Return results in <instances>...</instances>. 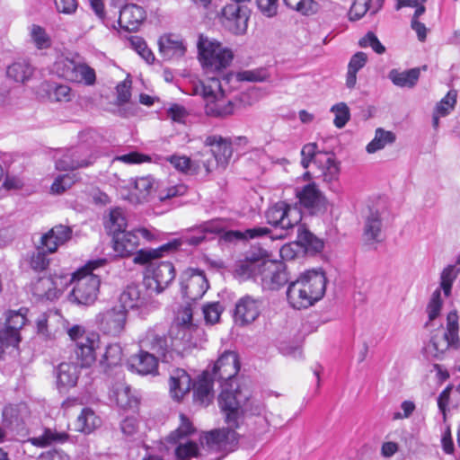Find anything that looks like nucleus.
I'll return each instance as SVG.
<instances>
[{
    "label": "nucleus",
    "instance_id": "1",
    "mask_svg": "<svg viewBox=\"0 0 460 460\" xmlns=\"http://www.w3.org/2000/svg\"><path fill=\"white\" fill-rule=\"evenodd\" d=\"M240 370V362L236 352L226 350L215 362L212 372L214 380H217L221 386L218 396V404L226 415V422L230 429L239 427L240 408L243 407L249 394H243L235 383V376Z\"/></svg>",
    "mask_w": 460,
    "mask_h": 460
},
{
    "label": "nucleus",
    "instance_id": "2",
    "mask_svg": "<svg viewBox=\"0 0 460 460\" xmlns=\"http://www.w3.org/2000/svg\"><path fill=\"white\" fill-rule=\"evenodd\" d=\"M225 223L220 219L206 221L203 224L190 229L180 238H175L166 243L152 250H141L134 257L136 264H145L154 258H162L178 251L183 244L198 246L202 243L213 239L215 235L224 234Z\"/></svg>",
    "mask_w": 460,
    "mask_h": 460
},
{
    "label": "nucleus",
    "instance_id": "3",
    "mask_svg": "<svg viewBox=\"0 0 460 460\" xmlns=\"http://www.w3.org/2000/svg\"><path fill=\"white\" fill-rule=\"evenodd\" d=\"M107 261L105 258L89 261L71 275L69 282L74 284V287L69 294V300L72 303L88 306L95 302L101 279L94 271L106 265Z\"/></svg>",
    "mask_w": 460,
    "mask_h": 460
},
{
    "label": "nucleus",
    "instance_id": "4",
    "mask_svg": "<svg viewBox=\"0 0 460 460\" xmlns=\"http://www.w3.org/2000/svg\"><path fill=\"white\" fill-rule=\"evenodd\" d=\"M460 315L451 311L447 315L446 327L443 333L431 336L429 342L424 347L423 352L429 359H441L449 349L460 348Z\"/></svg>",
    "mask_w": 460,
    "mask_h": 460
},
{
    "label": "nucleus",
    "instance_id": "5",
    "mask_svg": "<svg viewBox=\"0 0 460 460\" xmlns=\"http://www.w3.org/2000/svg\"><path fill=\"white\" fill-rule=\"evenodd\" d=\"M199 60L202 66L209 72H220L230 66L233 51L217 41H209L202 37L198 42Z\"/></svg>",
    "mask_w": 460,
    "mask_h": 460
},
{
    "label": "nucleus",
    "instance_id": "6",
    "mask_svg": "<svg viewBox=\"0 0 460 460\" xmlns=\"http://www.w3.org/2000/svg\"><path fill=\"white\" fill-rule=\"evenodd\" d=\"M267 223L280 229V233L271 234L272 240L284 239L288 230L293 229L301 220L300 212L285 201H279L266 211Z\"/></svg>",
    "mask_w": 460,
    "mask_h": 460
},
{
    "label": "nucleus",
    "instance_id": "7",
    "mask_svg": "<svg viewBox=\"0 0 460 460\" xmlns=\"http://www.w3.org/2000/svg\"><path fill=\"white\" fill-rule=\"evenodd\" d=\"M157 259L154 258L146 262L148 268L145 273L143 286L149 295L162 293L176 276L175 268L171 261H164L157 264L154 263L153 261Z\"/></svg>",
    "mask_w": 460,
    "mask_h": 460
},
{
    "label": "nucleus",
    "instance_id": "8",
    "mask_svg": "<svg viewBox=\"0 0 460 460\" xmlns=\"http://www.w3.org/2000/svg\"><path fill=\"white\" fill-rule=\"evenodd\" d=\"M53 70L59 77L73 83L93 85L96 81L93 68L84 63H76L68 58H58L53 65Z\"/></svg>",
    "mask_w": 460,
    "mask_h": 460
},
{
    "label": "nucleus",
    "instance_id": "9",
    "mask_svg": "<svg viewBox=\"0 0 460 460\" xmlns=\"http://www.w3.org/2000/svg\"><path fill=\"white\" fill-rule=\"evenodd\" d=\"M180 420L179 427L167 436L166 441L170 444L179 443L175 448L176 460H190L199 455L198 444L193 441L186 443H180V441L193 434L196 429L185 414H180Z\"/></svg>",
    "mask_w": 460,
    "mask_h": 460
},
{
    "label": "nucleus",
    "instance_id": "10",
    "mask_svg": "<svg viewBox=\"0 0 460 460\" xmlns=\"http://www.w3.org/2000/svg\"><path fill=\"white\" fill-rule=\"evenodd\" d=\"M140 348L157 356L163 361L172 358V338L167 336L166 331L161 326L149 329L144 339L140 341Z\"/></svg>",
    "mask_w": 460,
    "mask_h": 460
},
{
    "label": "nucleus",
    "instance_id": "11",
    "mask_svg": "<svg viewBox=\"0 0 460 460\" xmlns=\"http://www.w3.org/2000/svg\"><path fill=\"white\" fill-rule=\"evenodd\" d=\"M259 280L264 290H279L291 281L286 263L277 261H262Z\"/></svg>",
    "mask_w": 460,
    "mask_h": 460
},
{
    "label": "nucleus",
    "instance_id": "12",
    "mask_svg": "<svg viewBox=\"0 0 460 460\" xmlns=\"http://www.w3.org/2000/svg\"><path fill=\"white\" fill-rule=\"evenodd\" d=\"M181 293L183 298L190 301L200 299L209 288L203 270L188 269L180 277Z\"/></svg>",
    "mask_w": 460,
    "mask_h": 460
},
{
    "label": "nucleus",
    "instance_id": "13",
    "mask_svg": "<svg viewBox=\"0 0 460 460\" xmlns=\"http://www.w3.org/2000/svg\"><path fill=\"white\" fill-rule=\"evenodd\" d=\"M221 22L223 26L235 35L244 34L248 27V9L237 4H226L222 9Z\"/></svg>",
    "mask_w": 460,
    "mask_h": 460
},
{
    "label": "nucleus",
    "instance_id": "14",
    "mask_svg": "<svg viewBox=\"0 0 460 460\" xmlns=\"http://www.w3.org/2000/svg\"><path fill=\"white\" fill-rule=\"evenodd\" d=\"M263 300L246 295L241 297L235 304L234 312V322L244 326L253 323L261 314Z\"/></svg>",
    "mask_w": 460,
    "mask_h": 460
},
{
    "label": "nucleus",
    "instance_id": "15",
    "mask_svg": "<svg viewBox=\"0 0 460 460\" xmlns=\"http://www.w3.org/2000/svg\"><path fill=\"white\" fill-rule=\"evenodd\" d=\"M296 279L314 303L323 297L326 291L327 278L322 269L305 270Z\"/></svg>",
    "mask_w": 460,
    "mask_h": 460
},
{
    "label": "nucleus",
    "instance_id": "16",
    "mask_svg": "<svg viewBox=\"0 0 460 460\" xmlns=\"http://www.w3.org/2000/svg\"><path fill=\"white\" fill-rule=\"evenodd\" d=\"M299 205L310 214H316L325 209L326 199L314 182H309L300 190H296Z\"/></svg>",
    "mask_w": 460,
    "mask_h": 460
},
{
    "label": "nucleus",
    "instance_id": "17",
    "mask_svg": "<svg viewBox=\"0 0 460 460\" xmlns=\"http://www.w3.org/2000/svg\"><path fill=\"white\" fill-rule=\"evenodd\" d=\"M100 336L96 332H88L83 341H77L74 349L77 360L75 364L80 367L92 366L96 360L95 351L100 348Z\"/></svg>",
    "mask_w": 460,
    "mask_h": 460
},
{
    "label": "nucleus",
    "instance_id": "18",
    "mask_svg": "<svg viewBox=\"0 0 460 460\" xmlns=\"http://www.w3.org/2000/svg\"><path fill=\"white\" fill-rule=\"evenodd\" d=\"M127 314L123 310L112 308L97 315L101 332L111 336H119L125 328Z\"/></svg>",
    "mask_w": 460,
    "mask_h": 460
},
{
    "label": "nucleus",
    "instance_id": "19",
    "mask_svg": "<svg viewBox=\"0 0 460 460\" xmlns=\"http://www.w3.org/2000/svg\"><path fill=\"white\" fill-rule=\"evenodd\" d=\"M73 236V229L71 226L62 224L54 226L47 233L42 234L40 238V245L49 253H54L58 247L66 244Z\"/></svg>",
    "mask_w": 460,
    "mask_h": 460
},
{
    "label": "nucleus",
    "instance_id": "20",
    "mask_svg": "<svg viewBox=\"0 0 460 460\" xmlns=\"http://www.w3.org/2000/svg\"><path fill=\"white\" fill-rule=\"evenodd\" d=\"M64 279H66V277L43 276L39 278L32 285L33 295L41 299L53 300L58 296V294L67 284L66 280L63 283Z\"/></svg>",
    "mask_w": 460,
    "mask_h": 460
},
{
    "label": "nucleus",
    "instance_id": "21",
    "mask_svg": "<svg viewBox=\"0 0 460 460\" xmlns=\"http://www.w3.org/2000/svg\"><path fill=\"white\" fill-rule=\"evenodd\" d=\"M146 17L143 7L130 4H126L119 11L118 23L126 31H136Z\"/></svg>",
    "mask_w": 460,
    "mask_h": 460
},
{
    "label": "nucleus",
    "instance_id": "22",
    "mask_svg": "<svg viewBox=\"0 0 460 460\" xmlns=\"http://www.w3.org/2000/svg\"><path fill=\"white\" fill-rule=\"evenodd\" d=\"M135 229L131 231H124L114 235L113 238V249L117 255L120 257H128L135 254L137 255L140 245L138 234H136Z\"/></svg>",
    "mask_w": 460,
    "mask_h": 460
},
{
    "label": "nucleus",
    "instance_id": "23",
    "mask_svg": "<svg viewBox=\"0 0 460 460\" xmlns=\"http://www.w3.org/2000/svg\"><path fill=\"white\" fill-rule=\"evenodd\" d=\"M214 379L210 375V372L204 371L198 378V380L192 384L193 388V402L200 406H208L213 397V384Z\"/></svg>",
    "mask_w": 460,
    "mask_h": 460
},
{
    "label": "nucleus",
    "instance_id": "24",
    "mask_svg": "<svg viewBox=\"0 0 460 460\" xmlns=\"http://www.w3.org/2000/svg\"><path fill=\"white\" fill-rule=\"evenodd\" d=\"M158 360L157 356L141 348L137 354L129 358L128 366L130 370L144 376L157 370Z\"/></svg>",
    "mask_w": 460,
    "mask_h": 460
},
{
    "label": "nucleus",
    "instance_id": "25",
    "mask_svg": "<svg viewBox=\"0 0 460 460\" xmlns=\"http://www.w3.org/2000/svg\"><path fill=\"white\" fill-rule=\"evenodd\" d=\"M110 397L116 402L119 408L124 410L136 409L139 404L138 396L124 382H117L112 385Z\"/></svg>",
    "mask_w": 460,
    "mask_h": 460
},
{
    "label": "nucleus",
    "instance_id": "26",
    "mask_svg": "<svg viewBox=\"0 0 460 460\" xmlns=\"http://www.w3.org/2000/svg\"><path fill=\"white\" fill-rule=\"evenodd\" d=\"M56 385L59 392L76 385L79 377V366L72 362H62L54 370Z\"/></svg>",
    "mask_w": 460,
    "mask_h": 460
},
{
    "label": "nucleus",
    "instance_id": "27",
    "mask_svg": "<svg viewBox=\"0 0 460 460\" xmlns=\"http://www.w3.org/2000/svg\"><path fill=\"white\" fill-rule=\"evenodd\" d=\"M192 380L186 370L176 368L172 370L169 385L172 397L176 401H181L183 396L191 389Z\"/></svg>",
    "mask_w": 460,
    "mask_h": 460
},
{
    "label": "nucleus",
    "instance_id": "28",
    "mask_svg": "<svg viewBox=\"0 0 460 460\" xmlns=\"http://www.w3.org/2000/svg\"><path fill=\"white\" fill-rule=\"evenodd\" d=\"M286 294L288 304L294 309H305L315 304L297 279L289 282Z\"/></svg>",
    "mask_w": 460,
    "mask_h": 460
},
{
    "label": "nucleus",
    "instance_id": "29",
    "mask_svg": "<svg viewBox=\"0 0 460 460\" xmlns=\"http://www.w3.org/2000/svg\"><path fill=\"white\" fill-rule=\"evenodd\" d=\"M296 244L304 248L307 254L314 255L323 251V241L314 234L304 224H297Z\"/></svg>",
    "mask_w": 460,
    "mask_h": 460
},
{
    "label": "nucleus",
    "instance_id": "30",
    "mask_svg": "<svg viewBox=\"0 0 460 460\" xmlns=\"http://www.w3.org/2000/svg\"><path fill=\"white\" fill-rule=\"evenodd\" d=\"M159 182L152 176L138 177L135 181V195L139 203L153 201L157 199V191Z\"/></svg>",
    "mask_w": 460,
    "mask_h": 460
},
{
    "label": "nucleus",
    "instance_id": "31",
    "mask_svg": "<svg viewBox=\"0 0 460 460\" xmlns=\"http://www.w3.org/2000/svg\"><path fill=\"white\" fill-rule=\"evenodd\" d=\"M240 100H227L224 97H216L206 103L205 111L208 116L224 118L232 115L240 106Z\"/></svg>",
    "mask_w": 460,
    "mask_h": 460
},
{
    "label": "nucleus",
    "instance_id": "32",
    "mask_svg": "<svg viewBox=\"0 0 460 460\" xmlns=\"http://www.w3.org/2000/svg\"><path fill=\"white\" fill-rule=\"evenodd\" d=\"M147 302L145 296L141 294L139 288L136 285H129L119 296L120 309L125 313L142 307Z\"/></svg>",
    "mask_w": 460,
    "mask_h": 460
},
{
    "label": "nucleus",
    "instance_id": "33",
    "mask_svg": "<svg viewBox=\"0 0 460 460\" xmlns=\"http://www.w3.org/2000/svg\"><path fill=\"white\" fill-rule=\"evenodd\" d=\"M206 145L211 147L213 154L217 164H226L232 156L233 149L229 142L220 136H209L206 138Z\"/></svg>",
    "mask_w": 460,
    "mask_h": 460
},
{
    "label": "nucleus",
    "instance_id": "34",
    "mask_svg": "<svg viewBox=\"0 0 460 460\" xmlns=\"http://www.w3.org/2000/svg\"><path fill=\"white\" fill-rule=\"evenodd\" d=\"M382 218L377 210L369 209L364 226V237L367 242L379 243L382 241Z\"/></svg>",
    "mask_w": 460,
    "mask_h": 460
},
{
    "label": "nucleus",
    "instance_id": "35",
    "mask_svg": "<svg viewBox=\"0 0 460 460\" xmlns=\"http://www.w3.org/2000/svg\"><path fill=\"white\" fill-rule=\"evenodd\" d=\"M159 51L164 59L178 58L184 56L186 48L181 40L172 36H162L158 41Z\"/></svg>",
    "mask_w": 460,
    "mask_h": 460
},
{
    "label": "nucleus",
    "instance_id": "36",
    "mask_svg": "<svg viewBox=\"0 0 460 460\" xmlns=\"http://www.w3.org/2000/svg\"><path fill=\"white\" fill-rule=\"evenodd\" d=\"M80 150L69 149L56 161V168L60 171H74L80 167H87L93 164L88 159H75L79 156Z\"/></svg>",
    "mask_w": 460,
    "mask_h": 460
},
{
    "label": "nucleus",
    "instance_id": "37",
    "mask_svg": "<svg viewBox=\"0 0 460 460\" xmlns=\"http://www.w3.org/2000/svg\"><path fill=\"white\" fill-rule=\"evenodd\" d=\"M263 261L259 260L254 255L246 256L243 261H240L235 266V273L241 278L259 280L261 275V265Z\"/></svg>",
    "mask_w": 460,
    "mask_h": 460
},
{
    "label": "nucleus",
    "instance_id": "38",
    "mask_svg": "<svg viewBox=\"0 0 460 460\" xmlns=\"http://www.w3.org/2000/svg\"><path fill=\"white\" fill-rule=\"evenodd\" d=\"M123 358V350L119 343H111L105 346V351L100 359V366L104 372L120 366Z\"/></svg>",
    "mask_w": 460,
    "mask_h": 460
},
{
    "label": "nucleus",
    "instance_id": "39",
    "mask_svg": "<svg viewBox=\"0 0 460 460\" xmlns=\"http://www.w3.org/2000/svg\"><path fill=\"white\" fill-rule=\"evenodd\" d=\"M384 0H354L350 10V20L357 21L362 18L367 12L376 14L382 7Z\"/></svg>",
    "mask_w": 460,
    "mask_h": 460
},
{
    "label": "nucleus",
    "instance_id": "40",
    "mask_svg": "<svg viewBox=\"0 0 460 460\" xmlns=\"http://www.w3.org/2000/svg\"><path fill=\"white\" fill-rule=\"evenodd\" d=\"M271 233V231L263 226H255L253 228H248L245 231H238V230H229L224 232L222 238L226 242H234L239 240H250L257 237H261L263 235H268Z\"/></svg>",
    "mask_w": 460,
    "mask_h": 460
},
{
    "label": "nucleus",
    "instance_id": "41",
    "mask_svg": "<svg viewBox=\"0 0 460 460\" xmlns=\"http://www.w3.org/2000/svg\"><path fill=\"white\" fill-rule=\"evenodd\" d=\"M420 77V69L411 68L408 71L400 72L397 69H392L388 74V78L393 84L399 87H413Z\"/></svg>",
    "mask_w": 460,
    "mask_h": 460
},
{
    "label": "nucleus",
    "instance_id": "42",
    "mask_svg": "<svg viewBox=\"0 0 460 460\" xmlns=\"http://www.w3.org/2000/svg\"><path fill=\"white\" fill-rule=\"evenodd\" d=\"M101 424V420L90 408H84L78 415L75 426L77 431L89 434Z\"/></svg>",
    "mask_w": 460,
    "mask_h": 460
},
{
    "label": "nucleus",
    "instance_id": "43",
    "mask_svg": "<svg viewBox=\"0 0 460 460\" xmlns=\"http://www.w3.org/2000/svg\"><path fill=\"white\" fill-rule=\"evenodd\" d=\"M367 62V56L364 52H357L351 58L348 65L346 76V86L349 89L355 87L357 83V73L362 69Z\"/></svg>",
    "mask_w": 460,
    "mask_h": 460
},
{
    "label": "nucleus",
    "instance_id": "44",
    "mask_svg": "<svg viewBox=\"0 0 460 460\" xmlns=\"http://www.w3.org/2000/svg\"><path fill=\"white\" fill-rule=\"evenodd\" d=\"M323 159H318V166L322 169V175L323 181L326 182H332L336 181L340 174V164L335 159L332 153H327L323 156Z\"/></svg>",
    "mask_w": 460,
    "mask_h": 460
},
{
    "label": "nucleus",
    "instance_id": "45",
    "mask_svg": "<svg viewBox=\"0 0 460 460\" xmlns=\"http://www.w3.org/2000/svg\"><path fill=\"white\" fill-rule=\"evenodd\" d=\"M33 68L29 62L20 60L7 66L6 75L16 83H24L32 75Z\"/></svg>",
    "mask_w": 460,
    "mask_h": 460
},
{
    "label": "nucleus",
    "instance_id": "46",
    "mask_svg": "<svg viewBox=\"0 0 460 460\" xmlns=\"http://www.w3.org/2000/svg\"><path fill=\"white\" fill-rule=\"evenodd\" d=\"M127 227V218L121 208H116L111 209L109 214V218L105 221V228L114 237L125 231Z\"/></svg>",
    "mask_w": 460,
    "mask_h": 460
},
{
    "label": "nucleus",
    "instance_id": "47",
    "mask_svg": "<svg viewBox=\"0 0 460 460\" xmlns=\"http://www.w3.org/2000/svg\"><path fill=\"white\" fill-rule=\"evenodd\" d=\"M394 141L395 135L392 131L378 128L376 129L375 137L367 144L366 150L367 153L373 154L383 149L386 145L393 144Z\"/></svg>",
    "mask_w": 460,
    "mask_h": 460
},
{
    "label": "nucleus",
    "instance_id": "48",
    "mask_svg": "<svg viewBox=\"0 0 460 460\" xmlns=\"http://www.w3.org/2000/svg\"><path fill=\"white\" fill-rule=\"evenodd\" d=\"M68 438V435L66 432H58L50 429H45L42 435L35 438H31L29 441L36 447H44L52 443H63Z\"/></svg>",
    "mask_w": 460,
    "mask_h": 460
},
{
    "label": "nucleus",
    "instance_id": "49",
    "mask_svg": "<svg viewBox=\"0 0 460 460\" xmlns=\"http://www.w3.org/2000/svg\"><path fill=\"white\" fill-rule=\"evenodd\" d=\"M43 88L48 93L49 100L53 102L71 101L72 91L68 85L49 82L43 85Z\"/></svg>",
    "mask_w": 460,
    "mask_h": 460
},
{
    "label": "nucleus",
    "instance_id": "50",
    "mask_svg": "<svg viewBox=\"0 0 460 460\" xmlns=\"http://www.w3.org/2000/svg\"><path fill=\"white\" fill-rule=\"evenodd\" d=\"M317 148L318 147L315 143H308L302 147L301 165L303 168L307 169L311 163L318 165V159H323V156L327 155V153L318 151Z\"/></svg>",
    "mask_w": 460,
    "mask_h": 460
},
{
    "label": "nucleus",
    "instance_id": "51",
    "mask_svg": "<svg viewBox=\"0 0 460 460\" xmlns=\"http://www.w3.org/2000/svg\"><path fill=\"white\" fill-rule=\"evenodd\" d=\"M287 7L303 15H312L317 13L319 4L315 0H283Z\"/></svg>",
    "mask_w": 460,
    "mask_h": 460
},
{
    "label": "nucleus",
    "instance_id": "52",
    "mask_svg": "<svg viewBox=\"0 0 460 460\" xmlns=\"http://www.w3.org/2000/svg\"><path fill=\"white\" fill-rule=\"evenodd\" d=\"M3 420L10 426L22 429L24 420L22 407L19 405H7L2 411Z\"/></svg>",
    "mask_w": 460,
    "mask_h": 460
},
{
    "label": "nucleus",
    "instance_id": "53",
    "mask_svg": "<svg viewBox=\"0 0 460 460\" xmlns=\"http://www.w3.org/2000/svg\"><path fill=\"white\" fill-rule=\"evenodd\" d=\"M188 188L184 184H176L172 186H165L163 183L159 184L157 191V200L164 202L177 196H182L186 194Z\"/></svg>",
    "mask_w": 460,
    "mask_h": 460
},
{
    "label": "nucleus",
    "instance_id": "54",
    "mask_svg": "<svg viewBox=\"0 0 460 460\" xmlns=\"http://www.w3.org/2000/svg\"><path fill=\"white\" fill-rule=\"evenodd\" d=\"M30 34L37 49H44L51 46V39L43 27L33 24Z\"/></svg>",
    "mask_w": 460,
    "mask_h": 460
},
{
    "label": "nucleus",
    "instance_id": "55",
    "mask_svg": "<svg viewBox=\"0 0 460 460\" xmlns=\"http://www.w3.org/2000/svg\"><path fill=\"white\" fill-rule=\"evenodd\" d=\"M27 311L28 310L24 308H21L18 311H9L6 314L5 326L13 329L14 332H20V330L27 322L25 315Z\"/></svg>",
    "mask_w": 460,
    "mask_h": 460
},
{
    "label": "nucleus",
    "instance_id": "56",
    "mask_svg": "<svg viewBox=\"0 0 460 460\" xmlns=\"http://www.w3.org/2000/svg\"><path fill=\"white\" fill-rule=\"evenodd\" d=\"M331 111L335 114L333 124L338 128H342L343 127H345V125L350 119L349 109L344 102H340L333 105L331 108Z\"/></svg>",
    "mask_w": 460,
    "mask_h": 460
},
{
    "label": "nucleus",
    "instance_id": "57",
    "mask_svg": "<svg viewBox=\"0 0 460 460\" xmlns=\"http://www.w3.org/2000/svg\"><path fill=\"white\" fill-rule=\"evenodd\" d=\"M37 252L33 253L30 260L31 268L36 272H42L47 270L49 265V260L47 257L48 252L41 248V245L37 248Z\"/></svg>",
    "mask_w": 460,
    "mask_h": 460
},
{
    "label": "nucleus",
    "instance_id": "58",
    "mask_svg": "<svg viewBox=\"0 0 460 460\" xmlns=\"http://www.w3.org/2000/svg\"><path fill=\"white\" fill-rule=\"evenodd\" d=\"M21 341L20 332H14L13 329L4 325L0 330V345L5 349L9 347L15 348Z\"/></svg>",
    "mask_w": 460,
    "mask_h": 460
},
{
    "label": "nucleus",
    "instance_id": "59",
    "mask_svg": "<svg viewBox=\"0 0 460 460\" xmlns=\"http://www.w3.org/2000/svg\"><path fill=\"white\" fill-rule=\"evenodd\" d=\"M456 91L451 90L447 95L437 104L436 113L439 116H447L452 111L456 103Z\"/></svg>",
    "mask_w": 460,
    "mask_h": 460
},
{
    "label": "nucleus",
    "instance_id": "60",
    "mask_svg": "<svg viewBox=\"0 0 460 460\" xmlns=\"http://www.w3.org/2000/svg\"><path fill=\"white\" fill-rule=\"evenodd\" d=\"M224 307L219 302H213L203 306L204 319L208 323L214 324L219 321Z\"/></svg>",
    "mask_w": 460,
    "mask_h": 460
},
{
    "label": "nucleus",
    "instance_id": "61",
    "mask_svg": "<svg viewBox=\"0 0 460 460\" xmlns=\"http://www.w3.org/2000/svg\"><path fill=\"white\" fill-rule=\"evenodd\" d=\"M358 44L361 48H372V49L377 54H383L385 51V46L372 31H368L363 38H361Z\"/></svg>",
    "mask_w": 460,
    "mask_h": 460
},
{
    "label": "nucleus",
    "instance_id": "62",
    "mask_svg": "<svg viewBox=\"0 0 460 460\" xmlns=\"http://www.w3.org/2000/svg\"><path fill=\"white\" fill-rule=\"evenodd\" d=\"M441 307L442 300L440 290L437 289L433 292L426 309L429 321H433L438 316Z\"/></svg>",
    "mask_w": 460,
    "mask_h": 460
},
{
    "label": "nucleus",
    "instance_id": "63",
    "mask_svg": "<svg viewBox=\"0 0 460 460\" xmlns=\"http://www.w3.org/2000/svg\"><path fill=\"white\" fill-rule=\"evenodd\" d=\"M258 9L266 17H273L278 13L279 0H256Z\"/></svg>",
    "mask_w": 460,
    "mask_h": 460
},
{
    "label": "nucleus",
    "instance_id": "64",
    "mask_svg": "<svg viewBox=\"0 0 460 460\" xmlns=\"http://www.w3.org/2000/svg\"><path fill=\"white\" fill-rule=\"evenodd\" d=\"M193 312L190 305H186L179 311L177 315L178 323L185 329L190 330L195 324L192 323Z\"/></svg>",
    "mask_w": 460,
    "mask_h": 460
}]
</instances>
